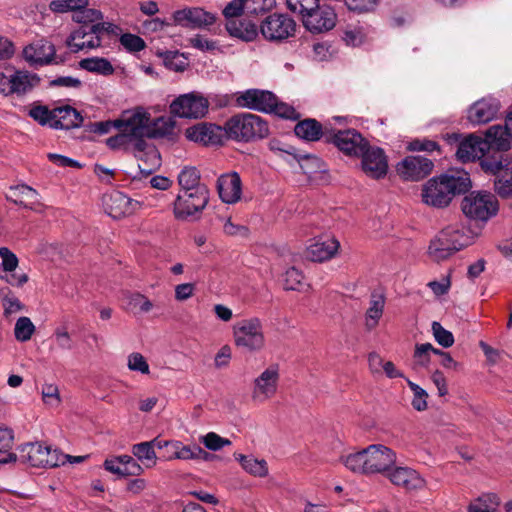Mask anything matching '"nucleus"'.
<instances>
[{
  "label": "nucleus",
  "instance_id": "f257e3e1",
  "mask_svg": "<svg viewBox=\"0 0 512 512\" xmlns=\"http://www.w3.org/2000/svg\"><path fill=\"white\" fill-rule=\"evenodd\" d=\"M472 188L468 173H442L427 180L421 188V201L425 205L444 209L452 200Z\"/></svg>",
  "mask_w": 512,
  "mask_h": 512
},
{
  "label": "nucleus",
  "instance_id": "f03ea898",
  "mask_svg": "<svg viewBox=\"0 0 512 512\" xmlns=\"http://www.w3.org/2000/svg\"><path fill=\"white\" fill-rule=\"evenodd\" d=\"M225 135L238 142H251L263 139L269 134L268 123L252 113H238L230 117L224 125Z\"/></svg>",
  "mask_w": 512,
  "mask_h": 512
},
{
  "label": "nucleus",
  "instance_id": "7ed1b4c3",
  "mask_svg": "<svg viewBox=\"0 0 512 512\" xmlns=\"http://www.w3.org/2000/svg\"><path fill=\"white\" fill-rule=\"evenodd\" d=\"M465 217L476 223H487L499 211V203L494 194L488 191H472L461 201Z\"/></svg>",
  "mask_w": 512,
  "mask_h": 512
},
{
  "label": "nucleus",
  "instance_id": "20e7f679",
  "mask_svg": "<svg viewBox=\"0 0 512 512\" xmlns=\"http://www.w3.org/2000/svg\"><path fill=\"white\" fill-rule=\"evenodd\" d=\"M485 172L495 176L494 190L501 198L512 197V161L506 154L485 157L481 162Z\"/></svg>",
  "mask_w": 512,
  "mask_h": 512
},
{
  "label": "nucleus",
  "instance_id": "39448f33",
  "mask_svg": "<svg viewBox=\"0 0 512 512\" xmlns=\"http://www.w3.org/2000/svg\"><path fill=\"white\" fill-rule=\"evenodd\" d=\"M234 343L249 352L265 347L263 323L258 317L242 319L233 326Z\"/></svg>",
  "mask_w": 512,
  "mask_h": 512
},
{
  "label": "nucleus",
  "instance_id": "423d86ee",
  "mask_svg": "<svg viewBox=\"0 0 512 512\" xmlns=\"http://www.w3.org/2000/svg\"><path fill=\"white\" fill-rule=\"evenodd\" d=\"M209 202L207 187L180 190L174 201V216L177 220H189L199 215Z\"/></svg>",
  "mask_w": 512,
  "mask_h": 512
},
{
  "label": "nucleus",
  "instance_id": "0eeeda50",
  "mask_svg": "<svg viewBox=\"0 0 512 512\" xmlns=\"http://www.w3.org/2000/svg\"><path fill=\"white\" fill-rule=\"evenodd\" d=\"M19 460L31 467L54 468L64 464L61 453L42 443H25L19 448Z\"/></svg>",
  "mask_w": 512,
  "mask_h": 512
},
{
  "label": "nucleus",
  "instance_id": "6e6552de",
  "mask_svg": "<svg viewBox=\"0 0 512 512\" xmlns=\"http://www.w3.org/2000/svg\"><path fill=\"white\" fill-rule=\"evenodd\" d=\"M327 143L333 144L339 151L347 156L360 157L369 141L356 129H336L332 127L328 134Z\"/></svg>",
  "mask_w": 512,
  "mask_h": 512
},
{
  "label": "nucleus",
  "instance_id": "1a4fd4ad",
  "mask_svg": "<svg viewBox=\"0 0 512 512\" xmlns=\"http://www.w3.org/2000/svg\"><path fill=\"white\" fill-rule=\"evenodd\" d=\"M150 115L146 112L134 113L125 123L119 121V126H124V131L128 132V147L135 151L144 152L147 148L145 138H153L149 132Z\"/></svg>",
  "mask_w": 512,
  "mask_h": 512
},
{
  "label": "nucleus",
  "instance_id": "9d476101",
  "mask_svg": "<svg viewBox=\"0 0 512 512\" xmlns=\"http://www.w3.org/2000/svg\"><path fill=\"white\" fill-rule=\"evenodd\" d=\"M295 31L296 23L287 14H271L260 25L262 36L270 42H282L293 36Z\"/></svg>",
  "mask_w": 512,
  "mask_h": 512
},
{
  "label": "nucleus",
  "instance_id": "9b49d317",
  "mask_svg": "<svg viewBox=\"0 0 512 512\" xmlns=\"http://www.w3.org/2000/svg\"><path fill=\"white\" fill-rule=\"evenodd\" d=\"M208 100L199 94L180 95L170 104V113L180 118H201L208 112Z\"/></svg>",
  "mask_w": 512,
  "mask_h": 512
},
{
  "label": "nucleus",
  "instance_id": "f8f14e48",
  "mask_svg": "<svg viewBox=\"0 0 512 512\" xmlns=\"http://www.w3.org/2000/svg\"><path fill=\"white\" fill-rule=\"evenodd\" d=\"M434 168L433 160L419 155H409L396 165L397 174L404 181H420L430 175Z\"/></svg>",
  "mask_w": 512,
  "mask_h": 512
},
{
  "label": "nucleus",
  "instance_id": "ddd939ff",
  "mask_svg": "<svg viewBox=\"0 0 512 512\" xmlns=\"http://www.w3.org/2000/svg\"><path fill=\"white\" fill-rule=\"evenodd\" d=\"M360 157L362 170L367 176L379 180L387 175L388 157L382 148L368 143Z\"/></svg>",
  "mask_w": 512,
  "mask_h": 512
},
{
  "label": "nucleus",
  "instance_id": "4468645a",
  "mask_svg": "<svg viewBox=\"0 0 512 512\" xmlns=\"http://www.w3.org/2000/svg\"><path fill=\"white\" fill-rule=\"evenodd\" d=\"M368 474L385 473L396 463V453L382 444L365 448Z\"/></svg>",
  "mask_w": 512,
  "mask_h": 512
},
{
  "label": "nucleus",
  "instance_id": "2eb2a0df",
  "mask_svg": "<svg viewBox=\"0 0 512 512\" xmlns=\"http://www.w3.org/2000/svg\"><path fill=\"white\" fill-rule=\"evenodd\" d=\"M101 26L82 25L74 30L66 39V45L72 53H77L84 49H93L101 45L99 29Z\"/></svg>",
  "mask_w": 512,
  "mask_h": 512
},
{
  "label": "nucleus",
  "instance_id": "dca6fc26",
  "mask_svg": "<svg viewBox=\"0 0 512 512\" xmlns=\"http://www.w3.org/2000/svg\"><path fill=\"white\" fill-rule=\"evenodd\" d=\"M278 382L279 367L270 365L254 380L252 398L261 403L272 398L277 392Z\"/></svg>",
  "mask_w": 512,
  "mask_h": 512
},
{
  "label": "nucleus",
  "instance_id": "f3484780",
  "mask_svg": "<svg viewBox=\"0 0 512 512\" xmlns=\"http://www.w3.org/2000/svg\"><path fill=\"white\" fill-rule=\"evenodd\" d=\"M337 15L327 5L320 6L308 12L303 18L304 27L312 33H323L333 29L336 25Z\"/></svg>",
  "mask_w": 512,
  "mask_h": 512
},
{
  "label": "nucleus",
  "instance_id": "a211bd4d",
  "mask_svg": "<svg viewBox=\"0 0 512 512\" xmlns=\"http://www.w3.org/2000/svg\"><path fill=\"white\" fill-rule=\"evenodd\" d=\"M105 212L114 219L131 215L139 206V202L129 198L120 191L105 194L102 199Z\"/></svg>",
  "mask_w": 512,
  "mask_h": 512
},
{
  "label": "nucleus",
  "instance_id": "6ab92c4d",
  "mask_svg": "<svg viewBox=\"0 0 512 512\" xmlns=\"http://www.w3.org/2000/svg\"><path fill=\"white\" fill-rule=\"evenodd\" d=\"M186 137L203 145H220L225 136L224 127L214 123L200 122L186 129Z\"/></svg>",
  "mask_w": 512,
  "mask_h": 512
},
{
  "label": "nucleus",
  "instance_id": "aec40b11",
  "mask_svg": "<svg viewBox=\"0 0 512 512\" xmlns=\"http://www.w3.org/2000/svg\"><path fill=\"white\" fill-rule=\"evenodd\" d=\"M456 156L463 163L472 162L476 159H479L481 163L485 157L491 155L487 150V143L484 139L470 134L459 141Z\"/></svg>",
  "mask_w": 512,
  "mask_h": 512
},
{
  "label": "nucleus",
  "instance_id": "412c9836",
  "mask_svg": "<svg viewBox=\"0 0 512 512\" xmlns=\"http://www.w3.org/2000/svg\"><path fill=\"white\" fill-rule=\"evenodd\" d=\"M274 97L275 94L268 90L247 89L237 96L236 102L239 107L268 113Z\"/></svg>",
  "mask_w": 512,
  "mask_h": 512
},
{
  "label": "nucleus",
  "instance_id": "4be33fe9",
  "mask_svg": "<svg viewBox=\"0 0 512 512\" xmlns=\"http://www.w3.org/2000/svg\"><path fill=\"white\" fill-rule=\"evenodd\" d=\"M23 57L31 66L52 64L55 46L46 39L35 40L23 49Z\"/></svg>",
  "mask_w": 512,
  "mask_h": 512
},
{
  "label": "nucleus",
  "instance_id": "5701e85b",
  "mask_svg": "<svg viewBox=\"0 0 512 512\" xmlns=\"http://www.w3.org/2000/svg\"><path fill=\"white\" fill-rule=\"evenodd\" d=\"M268 147L271 151L278 153L279 155L287 154L293 156V158L300 164L304 173H312L315 171L314 168L319 167L320 159L317 156L299 152L292 145L284 143L279 139H270Z\"/></svg>",
  "mask_w": 512,
  "mask_h": 512
},
{
  "label": "nucleus",
  "instance_id": "b1692460",
  "mask_svg": "<svg viewBox=\"0 0 512 512\" xmlns=\"http://www.w3.org/2000/svg\"><path fill=\"white\" fill-rule=\"evenodd\" d=\"M173 20L178 25L197 28L214 24L216 17L202 8L195 7L175 11Z\"/></svg>",
  "mask_w": 512,
  "mask_h": 512
},
{
  "label": "nucleus",
  "instance_id": "393cba45",
  "mask_svg": "<svg viewBox=\"0 0 512 512\" xmlns=\"http://www.w3.org/2000/svg\"><path fill=\"white\" fill-rule=\"evenodd\" d=\"M500 109V102L493 97H484L470 106L467 119L472 124H485L493 120Z\"/></svg>",
  "mask_w": 512,
  "mask_h": 512
},
{
  "label": "nucleus",
  "instance_id": "a878e982",
  "mask_svg": "<svg viewBox=\"0 0 512 512\" xmlns=\"http://www.w3.org/2000/svg\"><path fill=\"white\" fill-rule=\"evenodd\" d=\"M331 130L332 125L330 123L322 125L314 118L301 120L294 127L295 135L307 142H316L324 138L327 143L328 134L331 133Z\"/></svg>",
  "mask_w": 512,
  "mask_h": 512
},
{
  "label": "nucleus",
  "instance_id": "bb28decb",
  "mask_svg": "<svg viewBox=\"0 0 512 512\" xmlns=\"http://www.w3.org/2000/svg\"><path fill=\"white\" fill-rule=\"evenodd\" d=\"M220 199L227 204L238 202L242 194V182L237 172L221 175L217 180Z\"/></svg>",
  "mask_w": 512,
  "mask_h": 512
},
{
  "label": "nucleus",
  "instance_id": "cd10ccee",
  "mask_svg": "<svg viewBox=\"0 0 512 512\" xmlns=\"http://www.w3.org/2000/svg\"><path fill=\"white\" fill-rule=\"evenodd\" d=\"M511 137L506 120L504 126L493 125L487 129L484 141L487 143V150L490 155L504 154L505 151L509 150Z\"/></svg>",
  "mask_w": 512,
  "mask_h": 512
},
{
  "label": "nucleus",
  "instance_id": "c85d7f7f",
  "mask_svg": "<svg viewBox=\"0 0 512 512\" xmlns=\"http://www.w3.org/2000/svg\"><path fill=\"white\" fill-rule=\"evenodd\" d=\"M0 258L2 259L1 268L4 272L11 274L1 276L0 279L5 280L12 286H23L28 281V275L26 273L16 274V270L19 260L15 253H13L8 247H0Z\"/></svg>",
  "mask_w": 512,
  "mask_h": 512
},
{
  "label": "nucleus",
  "instance_id": "c756f323",
  "mask_svg": "<svg viewBox=\"0 0 512 512\" xmlns=\"http://www.w3.org/2000/svg\"><path fill=\"white\" fill-rule=\"evenodd\" d=\"M83 116L70 105H64L54 108V122L51 128L54 129H73L82 126Z\"/></svg>",
  "mask_w": 512,
  "mask_h": 512
},
{
  "label": "nucleus",
  "instance_id": "7c9ffc66",
  "mask_svg": "<svg viewBox=\"0 0 512 512\" xmlns=\"http://www.w3.org/2000/svg\"><path fill=\"white\" fill-rule=\"evenodd\" d=\"M390 481L406 490H416L423 486L424 481L417 471L408 467H396L389 474Z\"/></svg>",
  "mask_w": 512,
  "mask_h": 512
},
{
  "label": "nucleus",
  "instance_id": "2f4dec72",
  "mask_svg": "<svg viewBox=\"0 0 512 512\" xmlns=\"http://www.w3.org/2000/svg\"><path fill=\"white\" fill-rule=\"evenodd\" d=\"M449 233H451L449 230H441L430 242L428 253L436 262L444 261L455 254L452 249L453 244L448 240Z\"/></svg>",
  "mask_w": 512,
  "mask_h": 512
},
{
  "label": "nucleus",
  "instance_id": "473e14b6",
  "mask_svg": "<svg viewBox=\"0 0 512 512\" xmlns=\"http://www.w3.org/2000/svg\"><path fill=\"white\" fill-rule=\"evenodd\" d=\"M442 230H449L451 232L449 233L448 240L453 244L452 249L454 253L471 245L474 238L477 236V233H474L470 229H465V227L459 223L450 224Z\"/></svg>",
  "mask_w": 512,
  "mask_h": 512
},
{
  "label": "nucleus",
  "instance_id": "72a5a7b5",
  "mask_svg": "<svg viewBox=\"0 0 512 512\" xmlns=\"http://www.w3.org/2000/svg\"><path fill=\"white\" fill-rule=\"evenodd\" d=\"M339 242L335 238L317 241L308 248V255L312 261L323 262L331 259L339 249Z\"/></svg>",
  "mask_w": 512,
  "mask_h": 512
},
{
  "label": "nucleus",
  "instance_id": "f704fd0d",
  "mask_svg": "<svg viewBox=\"0 0 512 512\" xmlns=\"http://www.w3.org/2000/svg\"><path fill=\"white\" fill-rule=\"evenodd\" d=\"M226 29L230 36L250 42L258 35L257 26L251 21L232 19L227 21Z\"/></svg>",
  "mask_w": 512,
  "mask_h": 512
},
{
  "label": "nucleus",
  "instance_id": "c9c22d12",
  "mask_svg": "<svg viewBox=\"0 0 512 512\" xmlns=\"http://www.w3.org/2000/svg\"><path fill=\"white\" fill-rule=\"evenodd\" d=\"M386 298L384 294L372 292L370 296V306L365 313V326L366 329L373 330L383 315Z\"/></svg>",
  "mask_w": 512,
  "mask_h": 512
},
{
  "label": "nucleus",
  "instance_id": "e433bc0d",
  "mask_svg": "<svg viewBox=\"0 0 512 512\" xmlns=\"http://www.w3.org/2000/svg\"><path fill=\"white\" fill-rule=\"evenodd\" d=\"M10 82L14 94L24 95L39 84L40 78L38 75L29 73L28 71L17 70L12 73Z\"/></svg>",
  "mask_w": 512,
  "mask_h": 512
},
{
  "label": "nucleus",
  "instance_id": "4c0bfd02",
  "mask_svg": "<svg viewBox=\"0 0 512 512\" xmlns=\"http://www.w3.org/2000/svg\"><path fill=\"white\" fill-rule=\"evenodd\" d=\"M10 190L15 197L7 196V200L12 201L16 205L32 209V204L38 202V192L26 184L12 186Z\"/></svg>",
  "mask_w": 512,
  "mask_h": 512
},
{
  "label": "nucleus",
  "instance_id": "58836bf2",
  "mask_svg": "<svg viewBox=\"0 0 512 512\" xmlns=\"http://www.w3.org/2000/svg\"><path fill=\"white\" fill-rule=\"evenodd\" d=\"M79 66L81 69L104 76L112 75L114 73L112 64L106 58H85L79 62Z\"/></svg>",
  "mask_w": 512,
  "mask_h": 512
},
{
  "label": "nucleus",
  "instance_id": "ea45409f",
  "mask_svg": "<svg viewBox=\"0 0 512 512\" xmlns=\"http://www.w3.org/2000/svg\"><path fill=\"white\" fill-rule=\"evenodd\" d=\"M499 497L494 493H487L473 500L467 508L468 512H496L499 506Z\"/></svg>",
  "mask_w": 512,
  "mask_h": 512
},
{
  "label": "nucleus",
  "instance_id": "a19ab883",
  "mask_svg": "<svg viewBox=\"0 0 512 512\" xmlns=\"http://www.w3.org/2000/svg\"><path fill=\"white\" fill-rule=\"evenodd\" d=\"M235 457L240 461L241 466L248 473L258 477H264L267 475L268 466L265 460H258L252 456H245L242 454H239L238 456L235 455Z\"/></svg>",
  "mask_w": 512,
  "mask_h": 512
},
{
  "label": "nucleus",
  "instance_id": "79ce46f5",
  "mask_svg": "<svg viewBox=\"0 0 512 512\" xmlns=\"http://www.w3.org/2000/svg\"><path fill=\"white\" fill-rule=\"evenodd\" d=\"M178 183L181 190L207 187L200 183V172L195 167H185L178 175Z\"/></svg>",
  "mask_w": 512,
  "mask_h": 512
},
{
  "label": "nucleus",
  "instance_id": "37998d69",
  "mask_svg": "<svg viewBox=\"0 0 512 512\" xmlns=\"http://www.w3.org/2000/svg\"><path fill=\"white\" fill-rule=\"evenodd\" d=\"M340 460L349 470L362 474H368L365 449L356 453H351L345 457L343 456Z\"/></svg>",
  "mask_w": 512,
  "mask_h": 512
},
{
  "label": "nucleus",
  "instance_id": "c03bdc74",
  "mask_svg": "<svg viewBox=\"0 0 512 512\" xmlns=\"http://www.w3.org/2000/svg\"><path fill=\"white\" fill-rule=\"evenodd\" d=\"M175 127L174 121L170 118L159 117L151 122L149 120V132L153 138L164 137L173 133Z\"/></svg>",
  "mask_w": 512,
  "mask_h": 512
},
{
  "label": "nucleus",
  "instance_id": "a18cd8bd",
  "mask_svg": "<svg viewBox=\"0 0 512 512\" xmlns=\"http://www.w3.org/2000/svg\"><path fill=\"white\" fill-rule=\"evenodd\" d=\"M173 450L171 454L163 455L165 459H182V460H190L197 459L196 450L198 449V445H183L180 441H175L172 444Z\"/></svg>",
  "mask_w": 512,
  "mask_h": 512
},
{
  "label": "nucleus",
  "instance_id": "49530a36",
  "mask_svg": "<svg viewBox=\"0 0 512 512\" xmlns=\"http://www.w3.org/2000/svg\"><path fill=\"white\" fill-rule=\"evenodd\" d=\"M35 331V326L30 318L26 316L20 317L14 327V335L16 340L26 342L31 339Z\"/></svg>",
  "mask_w": 512,
  "mask_h": 512
},
{
  "label": "nucleus",
  "instance_id": "de8ad7c7",
  "mask_svg": "<svg viewBox=\"0 0 512 512\" xmlns=\"http://www.w3.org/2000/svg\"><path fill=\"white\" fill-rule=\"evenodd\" d=\"M102 17L101 11L87 8V5L83 6V8H75L73 13V20L84 25L95 24V22L101 20Z\"/></svg>",
  "mask_w": 512,
  "mask_h": 512
},
{
  "label": "nucleus",
  "instance_id": "09e8293b",
  "mask_svg": "<svg viewBox=\"0 0 512 512\" xmlns=\"http://www.w3.org/2000/svg\"><path fill=\"white\" fill-rule=\"evenodd\" d=\"M304 275L295 267H290L284 274V289L301 291L304 286Z\"/></svg>",
  "mask_w": 512,
  "mask_h": 512
},
{
  "label": "nucleus",
  "instance_id": "8fccbe9b",
  "mask_svg": "<svg viewBox=\"0 0 512 512\" xmlns=\"http://www.w3.org/2000/svg\"><path fill=\"white\" fill-rule=\"evenodd\" d=\"M29 116L37 121L40 125H49L54 122V108L50 110L44 105H35L29 110Z\"/></svg>",
  "mask_w": 512,
  "mask_h": 512
},
{
  "label": "nucleus",
  "instance_id": "3c124183",
  "mask_svg": "<svg viewBox=\"0 0 512 512\" xmlns=\"http://www.w3.org/2000/svg\"><path fill=\"white\" fill-rule=\"evenodd\" d=\"M287 8L293 12L301 15L303 18L308 12L318 8L319 0H285Z\"/></svg>",
  "mask_w": 512,
  "mask_h": 512
},
{
  "label": "nucleus",
  "instance_id": "603ef678",
  "mask_svg": "<svg viewBox=\"0 0 512 512\" xmlns=\"http://www.w3.org/2000/svg\"><path fill=\"white\" fill-rule=\"evenodd\" d=\"M269 114L277 115L284 119H292L295 120L299 117V114L294 109V107L284 103L280 102L275 95L274 101L272 102V108L268 112Z\"/></svg>",
  "mask_w": 512,
  "mask_h": 512
},
{
  "label": "nucleus",
  "instance_id": "864d4df0",
  "mask_svg": "<svg viewBox=\"0 0 512 512\" xmlns=\"http://www.w3.org/2000/svg\"><path fill=\"white\" fill-rule=\"evenodd\" d=\"M407 384L413 391L414 397L412 400V406L417 411H424L427 409V392L421 388L418 384L407 379Z\"/></svg>",
  "mask_w": 512,
  "mask_h": 512
},
{
  "label": "nucleus",
  "instance_id": "5fc2aeb1",
  "mask_svg": "<svg viewBox=\"0 0 512 512\" xmlns=\"http://www.w3.org/2000/svg\"><path fill=\"white\" fill-rule=\"evenodd\" d=\"M85 5H88L87 0H53L49 7L55 13H65L74 12L75 8H83Z\"/></svg>",
  "mask_w": 512,
  "mask_h": 512
},
{
  "label": "nucleus",
  "instance_id": "6e6d98bb",
  "mask_svg": "<svg viewBox=\"0 0 512 512\" xmlns=\"http://www.w3.org/2000/svg\"><path fill=\"white\" fill-rule=\"evenodd\" d=\"M127 306L131 310L138 309L142 313L149 312L153 304L152 302L140 293H130L127 296Z\"/></svg>",
  "mask_w": 512,
  "mask_h": 512
},
{
  "label": "nucleus",
  "instance_id": "4d7b16f0",
  "mask_svg": "<svg viewBox=\"0 0 512 512\" xmlns=\"http://www.w3.org/2000/svg\"><path fill=\"white\" fill-rule=\"evenodd\" d=\"M432 331L435 340L444 348H449L454 344L453 334L446 330L439 322L432 323Z\"/></svg>",
  "mask_w": 512,
  "mask_h": 512
},
{
  "label": "nucleus",
  "instance_id": "13d9d810",
  "mask_svg": "<svg viewBox=\"0 0 512 512\" xmlns=\"http://www.w3.org/2000/svg\"><path fill=\"white\" fill-rule=\"evenodd\" d=\"M200 441L207 449L212 451H218L224 446L231 445V441L229 439L223 438L215 432L207 433L200 438Z\"/></svg>",
  "mask_w": 512,
  "mask_h": 512
},
{
  "label": "nucleus",
  "instance_id": "bf43d9fd",
  "mask_svg": "<svg viewBox=\"0 0 512 512\" xmlns=\"http://www.w3.org/2000/svg\"><path fill=\"white\" fill-rule=\"evenodd\" d=\"M344 3L350 11L363 14L374 11L378 0H344Z\"/></svg>",
  "mask_w": 512,
  "mask_h": 512
},
{
  "label": "nucleus",
  "instance_id": "052dcab7",
  "mask_svg": "<svg viewBox=\"0 0 512 512\" xmlns=\"http://www.w3.org/2000/svg\"><path fill=\"white\" fill-rule=\"evenodd\" d=\"M120 43L129 52H139L146 47L145 41L140 36L131 33L121 35Z\"/></svg>",
  "mask_w": 512,
  "mask_h": 512
},
{
  "label": "nucleus",
  "instance_id": "680f3d73",
  "mask_svg": "<svg viewBox=\"0 0 512 512\" xmlns=\"http://www.w3.org/2000/svg\"><path fill=\"white\" fill-rule=\"evenodd\" d=\"M430 349H432V344L430 343L416 344L413 354L414 364L416 366H428L430 363Z\"/></svg>",
  "mask_w": 512,
  "mask_h": 512
},
{
  "label": "nucleus",
  "instance_id": "e2e57ef3",
  "mask_svg": "<svg viewBox=\"0 0 512 512\" xmlns=\"http://www.w3.org/2000/svg\"><path fill=\"white\" fill-rule=\"evenodd\" d=\"M1 295H3L2 302L5 315L16 313L24 308V305L9 289H7L5 294L4 291H1Z\"/></svg>",
  "mask_w": 512,
  "mask_h": 512
},
{
  "label": "nucleus",
  "instance_id": "0e129e2a",
  "mask_svg": "<svg viewBox=\"0 0 512 512\" xmlns=\"http://www.w3.org/2000/svg\"><path fill=\"white\" fill-rule=\"evenodd\" d=\"M41 394L46 405L56 407L61 402L59 389L55 384H44L42 386Z\"/></svg>",
  "mask_w": 512,
  "mask_h": 512
},
{
  "label": "nucleus",
  "instance_id": "69168bd1",
  "mask_svg": "<svg viewBox=\"0 0 512 512\" xmlns=\"http://www.w3.org/2000/svg\"><path fill=\"white\" fill-rule=\"evenodd\" d=\"M132 453L140 461H154L156 459L155 450H153L152 445L149 442L135 444L132 448Z\"/></svg>",
  "mask_w": 512,
  "mask_h": 512
},
{
  "label": "nucleus",
  "instance_id": "338daca9",
  "mask_svg": "<svg viewBox=\"0 0 512 512\" xmlns=\"http://www.w3.org/2000/svg\"><path fill=\"white\" fill-rule=\"evenodd\" d=\"M128 368L142 374H149V364L141 353L133 352L128 356Z\"/></svg>",
  "mask_w": 512,
  "mask_h": 512
},
{
  "label": "nucleus",
  "instance_id": "774afa93",
  "mask_svg": "<svg viewBox=\"0 0 512 512\" xmlns=\"http://www.w3.org/2000/svg\"><path fill=\"white\" fill-rule=\"evenodd\" d=\"M121 466L123 467L124 475L126 476H138L143 472L141 465L129 455L119 456Z\"/></svg>",
  "mask_w": 512,
  "mask_h": 512
}]
</instances>
